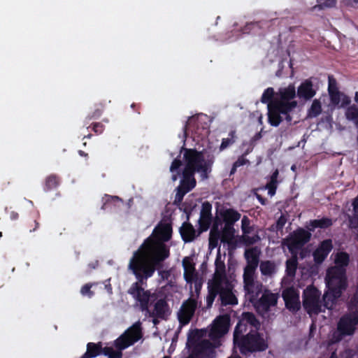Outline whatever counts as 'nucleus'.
Masks as SVG:
<instances>
[{
    "instance_id": "nucleus-1",
    "label": "nucleus",
    "mask_w": 358,
    "mask_h": 358,
    "mask_svg": "<svg viewBox=\"0 0 358 358\" xmlns=\"http://www.w3.org/2000/svg\"><path fill=\"white\" fill-rule=\"evenodd\" d=\"M172 232V225H156L152 234L134 252L131 258L162 268V262L170 255L164 242L171 238Z\"/></svg>"
},
{
    "instance_id": "nucleus-2",
    "label": "nucleus",
    "mask_w": 358,
    "mask_h": 358,
    "mask_svg": "<svg viewBox=\"0 0 358 358\" xmlns=\"http://www.w3.org/2000/svg\"><path fill=\"white\" fill-rule=\"evenodd\" d=\"M129 268L137 281L131 284L127 293L132 296L135 301V306L142 312L149 311L150 304L157 299V295L149 289H145L143 286L147 284V280L153 275L155 271L161 268L131 258Z\"/></svg>"
},
{
    "instance_id": "nucleus-3",
    "label": "nucleus",
    "mask_w": 358,
    "mask_h": 358,
    "mask_svg": "<svg viewBox=\"0 0 358 358\" xmlns=\"http://www.w3.org/2000/svg\"><path fill=\"white\" fill-rule=\"evenodd\" d=\"M350 262V256L345 252H339L335 256V266L327 271L326 284L328 291L323 296L324 308L332 309L336 301L348 287L346 267Z\"/></svg>"
},
{
    "instance_id": "nucleus-4",
    "label": "nucleus",
    "mask_w": 358,
    "mask_h": 358,
    "mask_svg": "<svg viewBox=\"0 0 358 358\" xmlns=\"http://www.w3.org/2000/svg\"><path fill=\"white\" fill-rule=\"evenodd\" d=\"M296 87L289 84L285 87H280L276 92L275 101L270 105L272 127H277L285 120L287 123L292 121V113L298 106Z\"/></svg>"
},
{
    "instance_id": "nucleus-5",
    "label": "nucleus",
    "mask_w": 358,
    "mask_h": 358,
    "mask_svg": "<svg viewBox=\"0 0 358 358\" xmlns=\"http://www.w3.org/2000/svg\"><path fill=\"white\" fill-rule=\"evenodd\" d=\"M233 341L234 347L245 357L263 352L268 348V343L264 334L253 329H250L248 332L234 331Z\"/></svg>"
},
{
    "instance_id": "nucleus-6",
    "label": "nucleus",
    "mask_w": 358,
    "mask_h": 358,
    "mask_svg": "<svg viewBox=\"0 0 358 358\" xmlns=\"http://www.w3.org/2000/svg\"><path fill=\"white\" fill-rule=\"evenodd\" d=\"M182 151L185 162L183 170L194 174L197 173L202 180H207L212 171L214 157L205 159L202 151H198L194 148H185L183 146L180 149V153Z\"/></svg>"
},
{
    "instance_id": "nucleus-7",
    "label": "nucleus",
    "mask_w": 358,
    "mask_h": 358,
    "mask_svg": "<svg viewBox=\"0 0 358 358\" xmlns=\"http://www.w3.org/2000/svg\"><path fill=\"white\" fill-rule=\"evenodd\" d=\"M358 325V315L350 312L343 314L337 323V328L333 338L338 342L346 336H352Z\"/></svg>"
},
{
    "instance_id": "nucleus-8",
    "label": "nucleus",
    "mask_w": 358,
    "mask_h": 358,
    "mask_svg": "<svg viewBox=\"0 0 358 358\" xmlns=\"http://www.w3.org/2000/svg\"><path fill=\"white\" fill-rule=\"evenodd\" d=\"M182 165V162L179 157L173 160L169 169L170 172L172 173L171 179L175 182L182 176V179L178 187L189 192L194 188L196 181L194 178V173L185 170L181 171Z\"/></svg>"
},
{
    "instance_id": "nucleus-9",
    "label": "nucleus",
    "mask_w": 358,
    "mask_h": 358,
    "mask_svg": "<svg viewBox=\"0 0 358 358\" xmlns=\"http://www.w3.org/2000/svg\"><path fill=\"white\" fill-rule=\"evenodd\" d=\"M303 306L309 315H317L321 312H324V310L322 308L320 292L313 286H309L303 291Z\"/></svg>"
},
{
    "instance_id": "nucleus-10",
    "label": "nucleus",
    "mask_w": 358,
    "mask_h": 358,
    "mask_svg": "<svg viewBox=\"0 0 358 358\" xmlns=\"http://www.w3.org/2000/svg\"><path fill=\"white\" fill-rule=\"evenodd\" d=\"M197 307V301L192 297L185 301L178 313V318L181 325H187L191 321Z\"/></svg>"
},
{
    "instance_id": "nucleus-11",
    "label": "nucleus",
    "mask_w": 358,
    "mask_h": 358,
    "mask_svg": "<svg viewBox=\"0 0 358 358\" xmlns=\"http://www.w3.org/2000/svg\"><path fill=\"white\" fill-rule=\"evenodd\" d=\"M210 225H180L179 231L182 241L185 243H190L194 241L199 237L201 233L207 231Z\"/></svg>"
},
{
    "instance_id": "nucleus-12",
    "label": "nucleus",
    "mask_w": 358,
    "mask_h": 358,
    "mask_svg": "<svg viewBox=\"0 0 358 358\" xmlns=\"http://www.w3.org/2000/svg\"><path fill=\"white\" fill-rule=\"evenodd\" d=\"M217 215L213 224H235L241 218V214L233 208L220 206L216 210Z\"/></svg>"
},
{
    "instance_id": "nucleus-13",
    "label": "nucleus",
    "mask_w": 358,
    "mask_h": 358,
    "mask_svg": "<svg viewBox=\"0 0 358 358\" xmlns=\"http://www.w3.org/2000/svg\"><path fill=\"white\" fill-rule=\"evenodd\" d=\"M206 115H199L197 117H192L185 126L187 129V126L192 125L194 131L198 136L201 138L207 136L209 134V124L203 119H206Z\"/></svg>"
},
{
    "instance_id": "nucleus-14",
    "label": "nucleus",
    "mask_w": 358,
    "mask_h": 358,
    "mask_svg": "<svg viewBox=\"0 0 358 358\" xmlns=\"http://www.w3.org/2000/svg\"><path fill=\"white\" fill-rule=\"evenodd\" d=\"M102 205L101 209L110 213H120L122 207L124 206V201L118 196L104 194L101 198Z\"/></svg>"
},
{
    "instance_id": "nucleus-15",
    "label": "nucleus",
    "mask_w": 358,
    "mask_h": 358,
    "mask_svg": "<svg viewBox=\"0 0 358 358\" xmlns=\"http://www.w3.org/2000/svg\"><path fill=\"white\" fill-rule=\"evenodd\" d=\"M282 296L285 307L292 313H296L301 308L299 295L294 287H289L282 292Z\"/></svg>"
},
{
    "instance_id": "nucleus-16",
    "label": "nucleus",
    "mask_w": 358,
    "mask_h": 358,
    "mask_svg": "<svg viewBox=\"0 0 358 358\" xmlns=\"http://www.w3.org/2000/svg\"><path fill=\"white\" fill-rule=\"evenodd\" d=\"M250 325L255 330L258 331L261 324L254 313L250 312H245L242 314L241 318L239 320L234 331H248V326Z\"/></svg>"
},
{
    "instance_id": "nucleus-17",
    "label": "nucleus",
    "mask_w": 358,
    "mask_h": 358,
    "mask_svg": "<svg viewBox=\"0 0 358 358\" xmlns=\"http://www.w3.org/2000/svg\"><path fill=\"white\" fill-rule=\"evenodd\" d=\"M187 192V191L183 189L180 187H178L176 188V194L173 201V203L175 205H177L178 206H181L180 209H182L186 214L187 221L183 222L182 224H190L188 222L189 217L191 215L193 209L196 207V203H194L192 201H189L188 200H186L184 203H182L184 196Z\"/></svg>"
},
{
    "instance_id": "nucleus-18",
    "label": "nucleus",
    "mask_w": 358,
    "mask_h": 358,
    "mask_svg": "<svg viewBox=\"0 0 358 358\" xmlns=\"http://www.w3.org/2000/svg\"><path fill=\"white\" fill-rule=\"evenodd\" d=\"M233 287L234 286L229 280L221 282L220 298L223 306H234L238 303V299L232 292Z\"/></svg>"
},
{
    "instance_id": "nucleus-19",
    "label": "nucleus",
    "mask_w": 358,
    "mask_h": 358,
    "mask_svg": "<svg viewBox=\"0 0 358 358\" xmlns=\"http://www.w3.org/2000/svg\"><path fill=\"white\" fill-rule=\"evenodd\" d=\"M230 319L227 315H220L215 320L210 331V337H221L229 330Z\"/></svg>"
},
{
    "instance_id": "nucleus-20",
    "label": "nucleus",
    "mask_w": 358,
    "mask_h": 358,
    "mask_svg": "<svg viewBox=\"0 0 358 358\" xmlns=\"http://www.w3.org/2000/svg\"><path fill=\"white\" fill-rule=\"evenodd\" d=\"M296 96L299 99L309 101L316 94L317 90L314 87L312 78L304 80L297 88Z\"/></svg>"
},
{
    "instance_id": "nucleus-21",
    "label": "nucleus",
    "mask_w": 358,
    "mask_h": 358,
    "mask_svg": "<svg viewBox=\"0 0 358 358\" xmlns=\"http://www.w3.org/2000/svg\"><path fill=\"white\" fill-rule=\"evenodd\" d=\"M332 249L333 244L331 239H326L322 241L313 253L314 262L318 264H322Z\"/></svg>"
},
{
    "instance_id": "nucleus-22",
    "label": "nucleus",
    "mask_w": 358,
    "mask_h": 358,
    "mask_svg": "<svg viewBox=\"0 0 358 358\" xmlns=\"http://www.w3.org/2000/svg\"><path fill=\"white\" fill-rule=\"evenodd\" d=\"M151 317H159L161 320H166L170 315L169 306L165 299H159L156 301L153 310L145 311Z\"/></svg>"
},
{
    "instance_id": "nucleus-23",
    "label": "nucleus",
    "mask_w": 358,
    "mask_h": 358,
    "mask_svg": "<svg viewBox=\"0 0 358 358\" xmlns=\"http://www.w3.org/2000/svg\"><path fill=\"white\" fill-rule=\"evenodd\" d=\"M310 232L303 229H299L296 230V231L294 234L293 236L292 237L290 243L289 244V248L290 250L300 249L306 243H307L310 241Z\"/></svg>"
},
{
    "instance_id": "nucleus-24",
    "label": "nucleus",
    "mask_w": 358,
    "mask_h": 358,
    "mask_svg": "<svg viewBox=\"0 0 358 358\" xmlns=\"http://www.w3.org/2000/svg\"><path fill=\"white\" fill-rule=\"evenodd\" d=\"M222 230L221 242L227 243L229 250H234L238 246V241L235 237V229L234 225H224Z\"/></svg>"
},
{
    "instance_id": "nucleus-25",
    "label": "nucleus",
    "mask_w": 358,
    "mask_h": 358,
    "mask_svg": "<svg viewBox=\"0 0 358 358\" xmlns=\"http://www.w3.org/2000/svg\"><path fill=\"white\" fill-rule=\"evenodd\" d=\"M215 271L213 275V281L222 282L223 281L229 280L226 275L225 264L222 256L220 250L217 252L215 261Z\"/></svg>"
},
{
    "instance_id": "nucleus-26",
    "label": "nucleus",
    "mask_w": 358,
    "mask_h": 358,
    "mask_svg": "<svg viewBox=\"0 0 358 358\" xmlns=\"http://www.w3.org/2000/svg\"><path fill=\"white\" fill-rule=\"evenodd\" d=\"M278 296L271 292H264L258 301V307L267 312L272 306H275L278 303Z\"/></svg>"
},
{
    "instance_id": "nucleus-27",
    "label": "nucleus",
    "mask_w": 358,
    "mask_h": 358,
    "mask_svg": "<svg viewBox=\"0 0 358 358\" xmlns=\"http://www.w3.org/2000/svg\"><path fill=\"white\" fill-rule=\"evenodd\" d=\"M261 252L257 247L246 249L244 257L247 262L246 267L257 268L259 262Z\"/></svg>"
},
{
    "instance_id": "nucleus-28",
    "label": "nucleus",
    "mask_w": 358,
    "mask_h": 358,
    "mask_svg": "<svg viewBox=\"0 0 358 358\" xmlns=\"http://www.w3.org/2000/svg\"><path fill=\"white\" fill-rule=\"evenodd\" d=\"M257 268L245 267L243 272L244 288L247 293L254 292L255 288V273Z\"/></svg>"
},
{
    "instance_id": "nucleus-29",
    "label": "nucleus",
    "mask_w": 358,
    "mask_h": 358,
    "mask_svg": "<svg viewBox=\"0 0 358 358\" xmlns=\"http://www.w3.org/2000/svg\"><path fill=\"white\" fill-rule=\"evenodd\" d=\"M213 351V346L212 343L208 340H202L196 343L192 348V355L198 357L200 355H205L212 353Z\"/></svg>"
},
{
    "instance_id": "nucleus-30",
    "label": "nucleus",
    "mask_w": 358,
    "mask_h": 358,
    "mask_svg": "<svg viewBox=\"0 0 358 358\" xmlns=\"http://www.w3.org/2000/svg\"><path fill=\"white\" fill-rule=\"evenodd\" d=\"M86 348V352L80 358H95L103 353V347L101 342H90Z\"/></svg>"
},
{
    "instance_id": "nucleus-31",
    "label": "nucleus",
    "mask_w": 358,
    "mask_h": 358,
    "mask_svg": "<svg viewBox=\"0 0 358 358\" xmlns=\"http://www.w3.org/2000/svg\"><path fill=\"white\" fill-rule=\"evenodd\" d=\"M275 96H276V92H275L273 88V87H268V88H266L264 91V92H263V94L262 95V97H261V102L262 103L267 104L268 122L270 124L271 123V110H270V105L272 103H273V101H275Z\"/></svg>"
},
{
    "instance_id": "nucleus-32",
    "label": "nucleus",
    "mask_w": 358,
    "mask_h": 358,
    "mask_svg": "<svg viewBox=\"0 0 358 358\" xmlns=\"http://www.w3.org/2000/svg\"><path fill=\"white\" fill-rule=\"evenodd\" d=\"M212 205L208 201L202 203L198 224H213Z\"/></svg>"
},
{
    "instance_id": "nucleus-33",
    "label": "nucleus",
    "mask_w": 358,
    "mask_h": 358,
    "mask_svg": "<svg viewBox=\"0 0 358 358\" xmlns=\"http://www.w3.org/2000/svg\"><path fill=\"white\" fill-rule=\"evenodd\" d=\"M124 334H126V336L131 341L134 340L135 343L138 341L143 336L141 322L134 323L124 332Z\"/></svg>"
},
{
    "instance_id": "nucleus-34",
    "label": "nucleus",
    "mask_w": 358,
    "mask_h": 358,
    "mask_svg": "<svg viewBox=\"0 0 358 358\" xmlns=\"http://www.w3.org/2000/svg\"><path fill=\"white\" fill-rule=\"evenodd\" d=\"M221 290V282L212 281L208 286V294L206 297V303L208 306H211L217 294L220 295Z\"/></svg>"
},
{
    "instance_id": "nucleus-35",
    "label": "nucleus",
    "mask_w": 358,
    "mask_h": 358,
    "mask_svg": "<svg viewBox=\"0 0 358 358\" xmlns=\"http://www.w3.org/2000/svg\"><path fill=\"white\" fill-rule=\"evenodd\" d=\"M279 176L278 169H275L271 174L269 181L266 183L262 189H268V194L273 196L276 192L278 185V178Z\"/></svg>"
},
{
    "instance_id": "nucleus-36",
    "label": "nucleus",
    "mask_w": 358,
    "mask_h": 358,
    "mask_svg": "<svg viewBox=\"0 0 358 358\" xmlns=\"http://www.w3.org/2000/svg\"><path fill=\"white\" fill-rule=\"evenodd\" d=\"M259 269L262 275L272 276L277 271L276 264L270 260L262 261L259 265Z\"/></svg>"
},
{
    "instance_id": "nucleus-37",
    "label": "nucleus",
    "mask_w": 358,
    "mask_h": 358,
    "mask_svg": "<svg viewBox=\"0 0 358 358\" xmlns=\"http://www.w3.org/2000/svg\"><path fill=\"white\" fill-rule=\"evenodd\" d=\"M345 117L347 120L354 124L358 131V106L352 104L345 108Z\"/></svg>"
},
{
    "instance_id": "nucleus-38",
    "label": "nucleus",
    "mask_w": 358,
    "mask_h": 358,
    "mask_svg": "<svg viewBox=\"0 0 358 358\" xmlns=\"http://www.w3.org/2000/svg\"><path fill=\"white\" fill-rule=\"evenodd\" d=\"M135 343V340L131 341L129 340L126 334H124V333L120 336L115 341V348L122 351L123 350L127 348L128 347L134 345Z\"/></svg>"
},
{
    "instance_id": "nucleus-39",
    "label": "nucleus",
    "mask_w": 358,
    "mask_h": 358,
    "mask_svg": "<svg viewBox=\"0 0 358 358\" xmlns=\"http://www.w3.org/2000/svg\"><path fill=\"white\" fill-rule=\"evenodd\" d=\"M237 135L236 130H231L229 133V136L227 138H224L222 140V143L220 145V150L223 151L225 149L229 148L233 144L235 143L237 139Z\"/></svg>"
},
{
    "instance_id": "nucleus-40",
    "label": "nucleus",
    "mask_w": 358,
    "mask_h": 358,
    "mask_svg": "<svg viewBox=\"0 0 358 358\" xmlns=\"http://www.w3.org/2000/svg\"><path fill=\"white\" fill-rule=\"evenodd\" d=\"M60 182L59 177L55 174H50L45 180L44 190L48 192L57 188Z\"/></svg>"
},
{
    "instance_id": "nucleus-41",
    "label": "nucleus",
    "mask_w": 358,
    "mask_h": 358,
    "mask_svg": "<svg viewBox=\"0 0 358 358\" xmlns=\"http://www.w3.org/2000/svg\"><path fill=\"white\" fill-rule=\"evenodd\" d=\"M298 266V260L296 257H292L286 262V274L289 277H294Z\"/></svg>"
},
{
    "instance_id": "nucleus-42",
    "label": "nucleus",
    "mask_w": 358,
    "mask_h": 358,
    "mask_svg": "<svg viewBox=\"0 0 358 358\" xmlns=\"http://www.w3.org/2000/svg\"><path fill=\"white\" fill-rule=\"evenodd\" d=\"M322 112L321 102L318 99L313 100L310 108L308 110V116L309 117H316Z\"/></svg>"
},
{
    "instance_id": "nucleus-43",
    "label": "nucleus",
    "mask_w": 358,
    "mask_h": 358,
    "mask_svg": "<svg viewBox=\"0 0 358 358\" xmlns=\"http://www.w3.org/2000/svg\"><path fill=\"white\" fill-rule=\"evenodd\" d=\"M348 311L358 315V286L348 303Z\"/></svg>"
},
{
    "instance_id": "nucleus-44",
    "label": "nucleus",
    "mask_w": 358,
    "mask_h": 358,
    "mask_svg": "<svg viewBox=\"0 0 358 358\" xmlns=\"http://www.w3.org/2000/svg\"><path fill=\"white\" fill-rule=\"evenodd\" d=\"M202 334L199 329H195L190 331L187 337V345L189 347H194L199 341Z\"/></svg>"
},
{
    "instance_id": "nucleus-45",
    "label": "nucleus",
    "mask_w": 358,
    "mask_h": 358,
    "mask_svg": "<svg viewBox=\"0 0 358 358\" xmlns=\"http://www.w3.org/2000/svg\"><path fill=\"white\" fill-rule=\"evenodd\" d=\"M102 355L107 356L108 358H122V352L117 349L115 350L112 347H103Z\"/></svg>"
},
{
    "instance_id": "nucleus-46",
    "label": "nucleus",
    "mask_w": 358,
    "mask_h": 358,
    "mask_svg": "<svg viewBox=\"0 0 358 358\" xmlns=\"http://www.w3.org/2000/svg\"><path fill=\"white\" fill-rule=\"evenodd\" d=\"M182 266L184 271L186 272H195V266L192 259L190 257H185L182 259Z\"/></svg>"
},
{
    "instance_id": "nucleus-47",
    "label": "nucleus",
    "mask_w": 358,
    "mask_h": 358,
    "mask_svg": "<svg viewBox=\"0 0 358 358\" xmlns=\"http://www.w3.org/2000/svg\"><path fill=\"white\" fill-rule=\"evenodd\" d=\"M354 353L352 350L347 349L343 350L339 354L338 357L336 352H333L330 356V358H353Z\"/></svg>"
},
{
    "instance_id": "nucleus-48",
    "label": "nucleus",
    "mask_w": 358,
    "mask_h": 358,
    "mask_svg": "<svg viewBox=\"0 0 358 358\" xmlns=\"http://www.w3.org/2000/svg\"><path fill=\"white\" fill-rule=\"evenodd\" d=\"M342 94L340 91L329 93L331 103L334 106L339 105Z\"/></svg>"
},
{
    "instance_id": "nucleus-49",
    "label": "nucleus",
    "mask_w": 358,
    "mask_h": 358,
    "mask_svg": "<svg viewBox=\"0 0 358 358\" xmlns=\"http://www.w3.org/2000/svg\"><path fill=\"white\" fill-rule=\"evenodd\" d=\"M213 227L210 231V236L212 239L219 240L222 239V231L219 229L220 225H212Z\"/></svg>"
},
{
    "instance_id": "nucleus-50",
    "label": "nucleus",
    "mask_w": 358,
    "mask_h": 358,
    "mask_svg": "<svg viewBox=\"0 0 358 358\" xmlns=\"http://www.w3.org/2000/svg\"><path fill=\"white\" fill-rule=\"evenodd\" d=\"M339 91L337 87L336 80L334 78L333 76H328V92L331 93L334 92Z\"/></svg>"
},
{
    "instance_id": "nucleus-51",
    "label": "nucleus",
    "mask_w": 358,
    "mask_h": 358,
    "mask_svg": "<svg viewBox=\"0 0 358 358\" xmlns=\"http://www.w3.org/2000/svg\"><path fill=\"white\" fill-rule=\"evenodd\" d=\"M353 208V217L350 220V224H353V220L355 221V224H358V198L355 197L352 203Z\"/></svg>"
},
{
    "instance_id": "nucleus-52",
    "label": "nucleus",
    "mask_w": 358,
    "mask_h": 358,
    "mask_svg": "<svg viewBox=\"0 0 358 358\" xmlns=\"http://www.w3.org/2000/svg\"><path fill=\"white\" fill-rule=\"evenodd\" d=\"M241 239L242 242L244 243V244H245L246 245H250L256 243L259 239V237L258 236H250L248 235H243L241 237Z\"/></svg>"
},
{
    "instance_id": "nucleus-53",
    "label": "nucleus",
    "mask_w": 358,
    "mask_h": 358,
    "mask_svg": "<svg viewBox=\"0 0 358 358\" xmlns=\"http://www.w3.org/2000/svg\"><path fill=\"white\" fill-rule=\"evenodd\" d=\"M101 108L94 110L91 114L88 115L86 117L87 120H91L92 119H98L102 114L103 106L100 103Z\"/></svg>"
},
{
    "instance_id": "nucleus-54",
    "label": "nucleus",
    "mask_w": 358,
    "mask_h": 358,
    "mask_svg": "<svg viewBox=\"0 0 358 358\" xmlns=\"http://www.w3.org/2000/svg\"><path fill=\"white\" fill-rule=\"evenodd\" d=\"M91 287H92V285L90 284H85L84 285L81 289H80V293L83 295V296H88L89 298H91L94 296V293L93 291L91 290Z\"/></svg>"
},
{
    "instance_id": "nucleus-55",
    "label": "nucleus",
    "mask_w": 358,
    "mask_h": 358,
    "mask_svg": "<svg viewBox=\"0 0 358 358\" xmlns=\"http://www.w3.org/2000/svg\"><path fill=\"white\" fill-rule=\"evenodd\" d=\"M259 22H249L247 23L242 29L241 31L243 34H249L252 29L255 27H259Z\"/></svg>"
},
{
    "instance_id": "nucleus-56",
    "label": "nucleus",
    "mask_w": 358,
    "mask_h": 358,
    "mask_svg": "<svg viewBox=\"0 0 358 358\" xmlns=\"http://www.w3.org/2000/svg\"><path fill=\"white\" fill-rule=\"evenodd\" d=\"M340 103H341L340 108H345V107L347 108V107L351 106L350 105L351 99L348 95L343 93Z\"/></svg>"
},
{
    "instance_id": "nucleus-57",
    "label": "nucleus",
    "mask_w": 358,
    "mask_h": 358,
    "mask_svg": "<svg viewBox=\"0 0 358 358\" xmlns=\"http://www.w3.org/2000/svg\"><path fill=\"white\" fill-rule=\"evenodd\" d=\"M92 131L96 134H101L104 130V125L101 122H94L92 124Z\"/></svg>"
},
{
    "instance_id": "nucleus-58",
    "label": "nucleus",
    "mask_w": 358,
    "mask_h": 358,
    "mask_svg": "<svg viewBox=\"0 0 358 358\" xmlns=\"http://www.w3.org/2000/svg\"><path fill=\"white\" fill-rule=\"evenodd\" d=\"M234 164L235 166L240 167L241 166L249 164V160L245 157L244 155H243L238 158V159L234 162Z\"/></svg>"
},
{
    "instance_id": "nucleus-59",
    "label": "nucleus",
    "mask_w": 358,
    "mask_h": 358,
    "mask_svg": "<svg viewBox=\"0 0 358 358\" xmlns=\"http://www.w3.org/2000/svg\"><path fill=\"white\" fill-rule=\"evenodd\" d=\"M134 203V199L131 198L129 199L127 202H124V206L122 207V208H124V212L126 214H128L129 213V210L131 207V206Z\"/></svg>"
},
{
    "instance_id": "nucleus-60",
    "label": "nucleus",
    "mask_w": 358,
    "mask_h": 358,
    "mask_svg": "<svg viewBox=\"0 0 358 358\" xmlns=\"http://www.w3.org/2000/svg\"><path fill=\"white\" fill-rule=\"evenodd\" d=\"M306 224H331V220L324 219V220H310L309 222H306Z\"/></svg>"
},
{
    "instance_id": "nucleus-61",
    "label": "nucleus",
    "mask_w": 358,
    "mask_h": 358,
    "mask_svg": "<svg viewBox=\"0 0 358 358\" xmlns=\"http://www.w3.org/2000/svg\"><path fill=\"white\" fill-rule=\"evenodd\" d=\"M336 3V0H324L321 6L324 7H334Z\"/></svg>"
},
{
    "instance_id": "nucleus-62",
    "label": "nucleus",
    "mask_w": 358,
    "mask_h": 358,
    "mask_svg": "<svg viewBox=\"0 0 358 358\" xmlns=\"http://www.w3.org/2000/svg\"><path fill=\"white\" fill-rule=\"evenodd\" d=\"M195 272H186L184 271V278L187 282H191L193 280V278Z\"/></svg>"
},
{
    "instance_id": "nucleus-63",
    "label": "nucleus",
    "mask_w": 358,
    "mask_h": 358,
    "mask_svg": "<svg viewBox=\"0 0 358 358\" xmlns=\"http://www.w3.org/2000/svg\"><path fill=\"white\" fill-rule=\"evenodd\" d=\"M288 221V219L287 217L281 213L280 216L278 217V220L276 221L275 224H286V222Z\"/></svg>"
},
{
    "instance_id": "nucleus-64",
    "label": "nucleus",
    "mask_w": 358,
    "mask_h": 358,
    "mask_svg": "<svg viewBox=\"0 0 358 358\" xmlns=\"http://www.w3.org/2000/svg\"><path fill=\"white\" fill-rule=\"evenodd\" d=\"M255 194L262 205H266L267 203V199L263 197L262 195L259 194L257 192H255Z\"/></svg>"
}]
</instances>
